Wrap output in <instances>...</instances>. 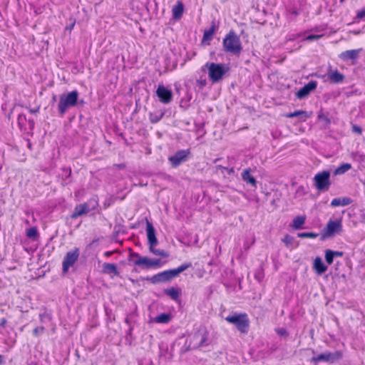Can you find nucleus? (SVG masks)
<instances>
[{
	"label": "nucleus",
	"instance_id": "obj_1",
	"mask_svg": "<svg viewBox=\"0 0 365 365\" xmlns=\"http://www.w3.org/2000/svg\"><path fill=\"white\" fill-rule=\"evenodd\" d=\"M222 48L225 53L239 56L242 50L243 46L240 37L237 34L231 29L226 34L222 39Z\"/></svg>",
	"mask_w": 365,
	"mask_h": 365
},
{
	"label": "nucleus",
	"instance_id": "obj_2",
	"mask_svg": "<svg viewBox=\"0 0 365 365\" xmlns=\"http://www.w3.org/2000/svg\"><path fill=\"white\" fill-rule=\"evenodd\" d=\"M207 68L209 79L213 83L222 80L230 71V67L227 65L214 62H207L202 68Z\"/></svg>",
	"mask_w": 365,
	"mask_h": 365
},
{
	"label": "nucleus",
	"instance_id": "obj_3",
	"mask_svg": "<svg viewBox=\"0 0 365 365\" xmlns=\"http://www.w3.org/2000/svg\"><path fill=\"white\" fill-rule=\"evenodd\" d=\"M146 232L148 237V244L149 245V251L156 256H160L164 258L169 257V253L164 250H158L155 246L158 244V239L155 235V230L153 224L146 220Z\"/></svg>",
	"mask_w": 365,
	"mask_h": 365
},
{
	"label": "nucleus",
	"instance_id": "obj_4",
	"mask_svg": "<svg viewBox=\"0 0 365 365\" xmlns=\"http://www.w3.org/2000/svg\"><path fill=\"white\" fill-rule=\"evenodd\" d=\"M78 96L79 94L77 90L60 96L58 110L61 117L65 115L69 108L74 107L77 105Z\"/></svg>",
	"mask_w": 365,
	"mask_h": 365
},
{
	"label": "nucleus",
	"instance_id": "obj_5",
	"mask_svg": "<svg viewBox=\"0 0 365 365\" xmlns=\"http://www.w3.org/2000/svg\"><path fill=\"white\" fill-rule=\"evenodd\" d=\"M226 322L234 324L236 329L242 334H247L250 329V322L248 315L243 312L229 315L225 318Z\"/></svg>",
	"mask_w": 365,
	"mask_h": 365
},
{
	"label": "nucleus",
	"instance_id": "obj_6",
	"mask_svg": "<svg viewBox=\"0 0 365 365\" xmlns=\"http://www.w3.org/2000/svg\"><path fill=\"white\" fill-rule=\"evenodd\" d=\"M314 185L320 192L328 191L331 186L330 172L323 170L315 174L314 177Z\"/></svg>",
	"mask_w": 365,
	"mask_h": 365
},
{
	"label": "nucleus",
	"instance_id": "obj_7",
	"mask_svg": "<svg viewBox=\"0 0 365 365\" xmlns=\"http://www.w3.org/2000/svg\"><path fill=\"white\" fill-rule=\"evenodd\" d=\"M98 205V200L91 199L88 202L77 205L71 215L72 219H76L80 216L88 214L91 210H95Z\"/></svg>",
	"mask_w": 365,
	"mask_h": 365
},
{
	"label": "nucleus",
	"instance_id": "obj_8",
	"mask_svg": "<svg viewBox=\"0 0 365 365\" xmlns=\"http://www.w3.org/2000/svg\"><path fill=\"white\" fill-rule=\"evenodd\" d=\"M79 255L80 250L78 247H75L66 254L62 262V271L63 273L68 272L70 267L74 265L79 258Z\"/></svg>",
	"mask_w": 365,
	"mask_h": 365
},
{
	"label": "nucleus",
	"instance_id": "obj_9",
	"mask_svg": "<svg viewBox=\"0 0 365 365\" xmlns=\"http://www.w3.org/2000/svg\"><path fill=\"white\" fill-rule=\"evenodd\" d=\"M342 356L343 354L341 351H336L333 353L327 351L312 357L311 361L314 363H318L319 361L334 363L340 360L342 358Z\"/></svg>",
	"mask_w": 365,
	"mask_h": 365
},
{
	"label": "nucleus",
	"instance_id": "obj_10",
	"mask_svg": "<svg viewBox=\"0 0 365 365\" xmlns=\"http://www.w3.org/2000/svg\"><path fill=\"white\" fill-rule=\"evenodd\" d=\"M342 220L338 219L336 220H329L324 229L323 238L334 236L335 234H339L342 231Z\"/></svg>",
	"mask_w": 365,
	"mask_h": 365
},
{
	"label": "nucleus",
	"instance_id": "obj_11",
	"mask_svg": "<svg viewBox=\"0 0 365 365\" xmlns=\"http://www.w3.org/2000/svg\"><path fill=\"white\" fill-rule=\"evenodd\" d=\"M165 262H163L160 259H149L147 257H143L140 261L134 262V264L135 266L141 267L144 269H150V268H160L162 267Z\"/></svg>",
	"mask_w": 365,
	"mask_h": 365
},
{
	"label": "nucleus",
	"instance_id": "obj_12",
	"mask_svg": "<svg viewBox=\"0 0 365 365\" xmlns=\"http://www.w3.org/2000/svg\"><path fill=\"white\" fill-rule=\"evenodd\" d=\"M190 154V151L189 149L180 150L177 151L174 155L169 157L168 160L170 162L173 167L176 168L182 162L185 161Z\"/></svg>",
	"mask_w": 365,
	"mask_h": 365
},
{
	"label": "nucleus",
	"instance_id": "obj_13",
	"mask_svg": "<svg viewBox=\"0 0 365 365\" xmlns=\"http://www.w3.org/2000/svg\"><path fill=\"white\" fill-rule=\"evenodd\" d=\"M156 94L159 101L164 104H168L173 100L172 91L166 88L163 85L158 86L156 90Z\"/></svg>",
	"mask_w": 365,
	"mask_h": 365
},
{
	"label": "nucleus",
	"instance_id": "obj_14",
	"mask_svg": "<svg viewBox=\"0 0 365 365\" xmlns=\"http://www.w3.org/2000/svg\"><path fill=\"white\" fill-rule=\"evenodd\" d=\"M327 78L331 83H341L344 81V76L337 69H332L329 67L327 70Z\"/></svg>",
	"mask_w": 365,
	"mask_h": 365
},
{
	"label": "nucleus",
	"instance_id": "obj_15",
	"mask_svg": "<svg viewBox=\"0 0 365 365\" xmlns=\"http://www.w3.org/2000/svg\"><path fill=\"white\" fill-rule=\"evenodd\" d=\"M317 86V82L315 81H311L308 83L305 84L302 87L297 93V96L299 98H303L308 96L310 92L315 90Z\"/></svg>",
	"mask_w": 365,
	"mask_h": 365
},
{
	"label": "nucleus",
	"instance_id": "obj_16",
	"mask_svg": "<svg viewBox=\"0 0 365 365\" xmlns=\"http://www.w3.org/2000/svg\"><path fill=\"white\" fill-rule=\"evenodd\" d=\"M217 29V26L215 22L212 21L211 23V26L208 29H205L203 33L202 36V42H207V44H210V41L212 39L213 36Z\"/></svg>",
	"mask_w": 365,
	"mask_h": 365
},
{
	"label": "nucleus",
	"instance_id": "obj_17",
	"mask_svg": "<svg viewBox=\"0 0 365 365\" xmlns=\"http://www.w3.org/2000/svg\"><path fill=\"white\" fill-rule=\"evenodd\" d=\"M307 217L305 215H298L293 218L292 223L289 225L293 230H298L304 228Z\"/></svg>",
	"mask_w": 365,
	"mask_h": 365
},
{
	"label": "nucleus",
	"instance_id": "obj_18",
	"mask_svg": "<svg viewBox=\"0 0 365 365\" xmlns=\"http://www.w3.org/2000/svg\"><path fill=\"white\" fill-rule=\"evenodd\" d=\"M184 12V4L181 1H178L172 8L173 18L179 20L182 18Z\"/></svg>",
	"mask_w": 365,
	"mask_h": 365
},
{
	"label": "nucleus",
	"instance_id": "obj_19",
	"mask_svg": "<svg viewBox=\"0 0 365 365\" xmlns=\"http://www.w3.org/2000/svg\"><path fill=\"white\" fill-rule=\"evenodd\" d=\"M250 168H246L241 174L242 179L247 184L251 185L253 187H257V180L254 176L250 174Z\"/></svg>",
	"mask_w": 365,
	"mask_h": 365
},
{
	"label": "nucleus",
	"instance_id": "obj_20",
	"mask_svg": "<svg viewBox=\"0 0 365 365\" xmlns=\"http://www.w3.org/2000/svg\"><path fill=\"white\" fill-rule=\"evenodd\" d=\"M361 49L347 50L339 55V58L344 61L356 60L359 57Z\"/></svg>",
	"mask_w": 365,
	"mask_h": 365
},
{
	"label": "nucleus",
	"instance_id": "obj_21",
	"mask_svg": "<svg viewBox=\"0 0 365 365\" xmlns=\"http://www.w3.org/2000/svg\"><path fill=\"white\" fill-rule=\"evenodd\" d=\"M285 118H292L294 117H300L302 118V121H306V120L309 118L310 115L305 110H298L292 113H288L284 115Z\"/></svg>",
	"mask_w": 365,
	"mask_h": 365
},
{
	"label": "nucleus",
	"instance_id": "obj_22",
	"mask_svg": "<svg viewBox=\"0 0 365 365\" xmlns=\"http://www.w3.org/2000/svg\"><path fill=\"white\" fill-rule=\"evenodd\" d=\"M352 200L350 197L334 198L331 202V207L346 206L351 204Z\"/></svg>",
	"mask_w": 365,
	"mask_h": 365
},
{
	"label": "nucleus",
	"instance_id": "obj_23",
	"mask_svg": "<svg viewBox=\"0 0 365 365\" xmlns=\"http://www.w3.org/2000/svg\"><path fill=\"white\" fill-rule=\"evenodd\" d=\"M314 269L317 274H322L327 270V267L324 264L322 259L317 257L314 261Z\"/></svg>",
	"mask_w": 365,
	"mask_h": 365
},
{
	"label": "nucleus",
	"instance_id": "obj_24",
	"mask_svg": "<svg viewBox=\"0 0 365 365\" xmlns=\"http://www.w3.org/2000/svg\"><path fill=\"white\" fill-rule=\"evenodd\" d=\"M103 272L108 274H113L115 276L119 275L116 264L112 263H104L103 265Z\"/></svg>",
	"mask_w": 365,
	"mask_h": 365
},
{
	"label": "nucleus",
	"instance_id": "obj_25",
	"mask_svg": "<svg viewBox=\"0 0 365 365\" xmlns=\"http://www.w3.org/2000/svg\"><path fill=\"white\" fill-rule=\"evenodd\" d=\"M165 293L169 296L173 300L177 302L179 300L180 296L181 294V290L178 288H175L173 287L167 289L165 290Z\"/></svg>",
	"mask_w": 365,
	"mask_h": 365
},
{
	"label": "nucleus",
	"instance_id": "obj_26",
	"mask_svg": "<svg viewBox=\"0 0 365 365\" xmlns=\"http://www.w3.org/2000/svg\"><path fill=\"white\" fill-rule=\"evenodd\" d=\"M26 235L28 238L36 240L39 237V233L36 227H31L26 230Z\"/></svg>",
	"mask_w": 365,
	"mask_h": 365
},
{
	"label": "nucleus",
	"instance_id": "obj_27",
	"mask_svg": "<svg viewBox=\"0 0 365 365\" xmlns=\"http://www.w3.org/2000/svg\"><path fill=\"white\" fill-rule=\"evenodd\" d=\"M351 168L350 163H343L339 166L334 172V175H342Z\"/></svg>",
	"mask_w": 365,
	"mask_h": 365
},
{
	"label": "nucleus",
	"instance_id": "obj_28",
	"mask_svg": "<svg viewBox=\"0 0 365 365\" xmlns=\"http://www.w3.org/2000/svg\"><path fill=\"white\" fill-rule=\"evenodd\" d=\"M192 267L191 262L184 263L182 264L180 266H179L176 269H172L175 277H177L180 273L182 272L183 271L186 270L187 269Z\"/></svg>",
	"mask_w": 365,
	"mask_h": 365
},
{
	"label": "nucleus",
	"instance_id": "obj_29",
	"mask_svg": "<svg viewBox=\"0 0 365 365\" xmlns=\"http://www.w3.org/2000/svg\"><path fill=\"white\" fill-rule=\"evenodd\" d=\"M159 273L160 274L163 282L169 281L175 277L172 269L165 270Z\"/></svg>",
	"mask_w": 365,
	"mask_h": 365
},
{
	"label": "nucleus",
	"instance_id": "obj_30",
	"mask_svg": "<svg viewBox=\"0 0 365 365\" xmlns=\"http://www.w3.org/2000/svg\"><path fill=\"white\" fill-rule=\"evenodd\" d=\"M170 320V316L168 314L163 313L155 318V322L160 324H167Z\"/></svg>",
	"mask_w": 365,
	"mask_h": 365
},
{
	"label": "nucleus",
	"instance_id": "obj_31",
	"mask_svg": "<svg viewBox=\"0 0 365 365\" xmlns=\"http://www.w3.org/2000/svg\"><path fill=\"white\" fill-rule=\"evenodd\" d=\"M163 116V113H149V120L152 123H157L159 122Z\"/></svg>",
	"mask_w": 365,
	"mask_h": 365
},
{
	"label": "nucleus",
	"instance_id": "obj_32",
	"mask_svg": "<svg viewBox=\"0 0 365 365\" xmlns=\"http://www.w3.org/2000/svg\"><path fill=\"white\" fill-rule=\"evenodd\" d=\"M318 236H319L318 233L312 232H299L297 234V237H299V238H311V239H314V238H317Z\"/></svg>",
	"mask_w": 365,
	"mask_h": 365
},
{
	"label": "nucleus",
	"instance_id": "obj_33",
	"mask_svg": "<svg viewBox=\"0 0 365 365\" xmlns=\"http://www.w3.org/2000/svg\"><path fill=\"white\" fill-rule=\"evenodd\" d=\"M333 251L331 250H327L325 251V259L327 264H331L334 261Z\"/></svg>",
	"mask_w": 365,
	"mask_h": 365
},
{
	"label": "nucleus",
	"instance_id": "obj_34",
	"mask_svg": "<svg viewBox=\"0 0 365 365\" xmlns=\"http://www.w3.org/2000/svg\"><path fill=\"white\" fill-rule=\"evenodd\" d=\"M282 240L287 247H289L292 245L294 239L291 235L287 234Z\"/></svg>",
	"mask_w": 365,
	"mask_h": 365
},
{
	"label": "nucleus",
	"instance_id": "obj_35",
	"mask_svg": "<svg viewBox=\"0 0 365 365\" xmlns=\"http://www.w3.org/2000/svg\"><path fill=\"white\" fill-rule=\"evenodd\" d=\"M365 17V6L356 11V16L354 19L356 21L359 22L360 20L363 19Z\"/></svg>",
	"mask_w": 365,
	"mask_h": 365
},
{
	"label": "nucleus",
	"instance_id": "obj_36",
	"mask_svg": "<svg viewBox=\"0 0 365 365\" xmlns=\"http://www.w3.org/2000/svg\"><path fill=\"white\" fill-rule=\"evenodd\" d=\"M143 257H142L139 253L138 252H130L129 254V259L133 260L134 262H138L142 259Z\"/></svg>",
	"mask_w": 365,
	"mask_h": 365
},
{
	"label": "nucleus",
	"instance_id": "obj_37",
	"mask_svg": "<svg viewBox=\"0 0 365 365\" xmlns=\"http://www.w3.org/2000/svg\"><path fill=\"white\" fill-rule=\"evenodd\" d=\"M45 331V327H43V326H41V327H36L35 329H34L33 330V335L34 336H38L39 335L43 334Z\"/></svg>",
	"mask_w": 365,
	"mask_h": 365
},
{
	"label": "nucleus",
	"instance_id": "obj_38",
	"mask_svg": "<svg viewBox=\"0 0 365 365\" xmlns=\"http://www.w3.org/2000/svg\"><path fill=\"white\" fill-rule=\"evenodd\" d=\"M150 282L153 284H157V283L163 282L160 273H158V274L153 275L150 278Z\"/></svg>",
	"mask_w": 365,
	"mask_h": 365
},
{
	"label": "nucleus",
	"instance_id": "obj_39",
	"mask_svg": "<svg viewBox=\"0 0 365 365\" xmlns=\"http://www.w3.org/2000/svg\"><path fill=\"white\" fill-rule=\"evenodd\" d=\"M318 118L324 120L327 124H330L331 123L330 119L322 113L318 114Z\"/></svg>",
	"mask_w": 365,
	"mask_h": 365
},
{
	"label": "nucleus",
	"instance_id": "obj_40",
	"mask_svg": "<svg viewBox=\"0 0 365 365\" xmlns=\"http://www.w3.org/2000/svg\"><path fill=\"white\" fill-rule=\"evenodd\" d=\"M207 340V331H205L203 335H202V339L200 342V346H205L206 345V341Z\"/></svg>",
	"mask_w": 365,
	"mask_h": 365
},
{
	"label": "nucleus",
	"instance_id": "obj_41",
	"mask_svg": "<svg viewBox=\"0 0 365 365\" xmlns=\"http://www.w3.org/2000/svg\"><path fill=\"white\" fill-rule=\"evenodd\" d=\"M197 84L200 86V88H202L207 85V81L205 78L198 79L197 80Z\"/></svg>",
	"mask_w": 365,
	"mask_h": 365
},
{
	"label": "nucleus",
	"instance_id": "obj_42",
	"mask_svg": "<svg viewBox=\"0 0 365 365\" xmlns=\"http://www.w3.org/2000/svg\"><path fill=\"white\" fill-rule=\"evenodd\" d=\"M351 130L354 133H358V134H361L362 133V129L360 126H358L356 125H353L352 127H351Z\"/></svg>",
	"mask_w": 365,
	"mask_h": 365
},
{
	"label": "nucleus",
	"instance_id": "obj_43",
	"mask_svg": "<svg viewBox=\"0 0 365 365\" xmlns=\"http://www.w3.org/2000/svg\"><path fill=\"white\" fill-rule=\"evenodd\" d=\"M217 168L220 169V170H226L227 172V173L230 174V175L234 173V168H226V167H224V166H222V165H217Z\"/></svg>",
	"mask_w": 365,
	"mask_h": 365
},
{
	"label": "nucleus",
	"instance_id": "obj_44",
	"mask_svg": "<svg viewBox=\"0 0 365 365\" xmlns=\"http://www.w3.org/2000/svg\"><path fill=\"white\" fill-rule=\"evenodd\" d=\"M322 36V35H314V34H311V35H309L307 37V40L308 41H314V40H317V39H319V38H321Z\"/></svg>",
	"mask_w": 365,
	"mask_h": 365
},
{
	"label": "nucleus",
	"instance_id": "obj_45",
	"mask_svg": "<svg viewBox=\"0 0 365 365\" xmlns=\"http://www.w3.org/2000/svg\"><path fill=\"white\" fill-rule=\"evenodd\" d=\"M277 333L280 336H285L287 334V331L284 328H280L276 330Z\"/></svg>",
	"mask_w": 365,
	"mask_h": 365
},
{
	"label": "nucleus",
	"instance_id": "obj_46",
	"mask_svg": "<svg viewBox=\"0 0 365 365\" xmlns=\"http://www.w3.org/2000/svg\"><path fill=\"white\" fill-rule=\"evenodd\" d=\"M333 255L334 257H341L343 255V252L339 251H333Z\"/></svg>",
	"mask_w": 365,
	"mask_h": 365
},
{
	"label": "nucleus",
	"instance_id": "obj_47",
	"mask_svg": "<svg viewBox=\"0 0 365 365\" xmlns=\"http://www.w3.org/2000/svg\"><path fill=\"white\" fill-rule=\"evenodd\" d=\"M114 253V251H106L103 253V255L106 257H110Z\"/></svg>",
	"mask_w": 365,
	"mask_h": 365
},
{
	"label": "nucleus",
	"instance_id": "obj_48",
	"mask_svg": "<svg viewBox=\"0 0 365 365\" xmlns=\"http://www.w3.org/2000/svg\"><path fill=\"white\" fill-rule=\"evenodd\" d=\"M38 108H37V109H32V108H30V109H29V112H30L31 113H36V112H38Z\"/></svg>",
	"mask_w": 365,
	"mask_h": 365
},
{
	"label": "nucleus",
	"instance_id": "obj_49",
	"mask_svg": "<svg viewBox=\"0 0 365 365\" xmlns=\"http://www.w3.org/2000/svg\"><path fill=\"white\" fill-rule=\"evenodd\" d=\"M6 323V319H2L1 321V326H4L5 324Z\"/></svg>",
	"mask_w": 365,
	"mask_h": 365
},
{
	"label": "nucleus",
	"instance_id": "obj_50",
	"mask_svg": "<svg viewBox=\"0 0 365 365\" xmlns=\"http://www.w3.org/2000/svg\"><path fill=\"white\" fill-rule=\"evenodd\" d=\"M52 99H53V101H56V95H54V96H53Z\"/></svg>",
	"mask_w": 365,
	"mask_h": 365
},
{
	"label": "nucleus",
	"instance_id": "obj_51",
	"mask_svg": "<svg viewBox=\"0 0 365 365\" xmlns=\"http://www.w3.org/2000/svg\"><path fill=\"white\" fill-rule=\"evenodd\" d=\"M0 359H1V356L0 355ZM2 361L1 359H0V364H1Z\"/></svg>",
	"mask_w": 365,
	"mask_h": 365
}]
</instances>
